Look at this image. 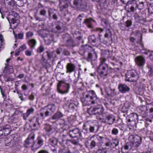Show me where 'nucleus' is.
Masks as SVG:
<instances>
[{
    "label": "nucleus",
    "mask_w": 153,
    "mask_h": 153,
    "mask_svg": "<svg viewBox=\"0 0 153 153\" xmlns=\"http://www.w3.org/2000/svg\"><path fill=\"white\" fill-rule=\"evenodd\" d=\"M137 1L136 0H130L126 4L125 8L128 12H134L137 10Z\"/></svg>",
    "instance_id": "obj_14"
},
{
    "label": "nucleus",
    "mask_w": 153,
    "mask_h": 153,
    "mask_svg": "<svg viewBox=\"0 0 153 153\" xmlns=\"http://www.w3.org/2000/svg\"><path fill=\"white\" fill-rule=\"evenodd\" d=\"M44 140L41 137H39V147L43 145Z\"/></svg>",
    "instance_id": "obj_59"
},
{
    "label": "nucleus",
    "mask_w": 153,
    "mask_h": 153,
    "mask_svg": "<svg viewBox=\"0 0 153 153\" xmlns=\"http://www.w3.org/2000/svg\"><path fill=\"white\" fill-rule=\"evenodd\" d=\"M47 107L48 110L51 111V112H54L56 108V106L55 105L53 104L48 105Z\"/></svg>",
    "instance_id": "obj_39"
},
{
    "label": "nucleus",
    "mask_w": 153,
    "mask_h": 153,
    "mask_svg": "<svg viewBox=\"0 0 153 153\" xmlns=\"http://www.w3.org/2000/svg\"><path fill=\"white\" fill-rule=\"evenodd\" d=\"M144 2L142 1L141 2H139V3H138V2L137 1V9H138L139 10H141L143 9L144 8Z\"/></svg>",
    "instance_id": "obj_43"
},
{
    "label": "nucleus",
    "mask_w": 153,
    "mask_h": 153,
    "mask_svg": "<svg viewBox=\"0 0 153 153\" xmlns=\"http://www.w3.org/2000/svg\"><path fill=\"white\" fill-rule=\"evenodd\" d=\"M105 61L106 59L105 58L102 59L97 68V71L99 75L103 78L104 77L111 74V71H113L111 67H109L107 64L105 63Z\"/></svg>",
    "instance_id": "obj_3"
},
{
    "label": "nucleus",
    "mask_w": 153,
    "mask_h": 153,
    "mask_svg": "<svg viewBox=\"0 0 153 153\" xmlns=\"http://www.w3.org/2000/svg\"><path fill=\"white\" fill-rule=\"evenodd\" d=\"M146 106L147 108L149 110L150 113L153 112V102L150 103H147Z\"/></svg>",
    "instance_id": "obj_47"
},
{
    "label": "nucleus",
    "mask_w": 153,
    "mask_h": 153,
    "mask_svg": "<svg viewBox=\"0 0 153 153\" xmlns=\"http://www.w3.org/2000/svg\"><path fill=\"white\" fill-rule=\"evenodd\" d=\"M126 81L128 82H135L139 77L137 71L134 70L128 71L126 74Z\"/></svg>",
    "instance_id": "obj_11"
},
{
    "label": "nucleus",
    "mask_w": 153,
    "mask_h": 153,
    "mask_svg": "<svg viewBox=\"0 0 153 153\" xmlns=\"http://www.w3.org/2000/svg\"><path fill=\"white\" fill-rule=\"evenodd\" d=\"M11 16H10L7 17V19L10 25L11 24H14L15 23H16L15 19L13 17L11 18Z\"/></svg>",
    "instance_id": "obj_46"
},
{
    "label": "nucleus",
    "mask_w": 153,
    "mask_h": 153,
    "mask_svg": "<svg viewBox=\"0 0 153 153\" xmlns=\"http://www.w3.org/2000/svg\"><path fill=\"white\" fill-rule=\"evenodd\" d=\"M148 109L146 106H141L138 110V112L143 117H145L148 115Z\"/></svg>",
    "instance_id": "obj_28"
},
{
    "label": "nucleus",
    "mask_w": 153,
    "mask_h": 153,
    "mask_svg": "<svg viewBox=\"0 0 153 153\" xmlns=\"http://www.w3.org/2000/svg\"><path fill=\"white\" fill-rule=\"evenodd\" d=\"M87 56V57H84L83 58L88 61H95L97 59V55L94 49L92 50L91 52L88 53Z\"/></svg>",
    "instance_id": "obj_22"
},
{
    "label": "nucleus",
    "mask_w": 153,
    "mask_h": 153,
    "mask_svg": "<svg viewBox=\"0 0 153 153\" xmlns=\"http://www.w3.org/2000/svg\"><path fill=\"white\" fill-rule=\"evenodd\" d=\"M126 119L128 122H131L135 126L136 121H138V115L135 113H131L130 114L128 115Z\"/></svg>",
    "instance_id": "obj_19"
},
{
    "label": "nucleus",
    "mask_w": 153,
    "mask_h": 153,
    "mask_svg": "<svg viewBox=\"0 0 153 153\" xmlns=\"http://www.w3.org/2000/svg\"><path fill=\"white\" fill-rule=\"evenodd\" d=\"M118 88L119 92L122 94L128 92L130 90L129 87L125 84H119L118 85Z\"/></svg>",
    "instance_id": "obj_21"
},
{
    "label": "nucleus",
    "mask_w": 153,
    "mask_h": 153,
    "mask_svg": "<svg viewBox=\"0 0 153 153\" xmlns=\"http://www.w3.org/2000/svg\"><path fill=\"white\" fill-rule=\"evenodd\" d=\"M56 56V55L53 52L49 53L46 51L43 54L42 56V60L43 61L42 63L43 66L46 68L49 65L50 59L52 58H53V56Z\"/></svg>",
    "instance_id": "obj_10"
},
{
    "label": "nucleus",
    "mask_w": 153,
    "mask_h": 153,
    "mask_svg": "<svg viewBox=\"0 0 153 153\" xmlns=\"http://www.w3.org/2000/svg\"><path fill=\"white\" fill-rule=\"evenodd\" d=\"M82 140V139L77 138L76 139H72L70 140L67 139V141L70 142L75 146H79L80 147H82L83 146Z\"/></svg>",
    "instance_id": "obj_23"
},
{
    "label": "nucleus",
    "mask_w": 153,
    "mask_h": 153,
    "mask_svg": "<svg viewBox=\"0 0 153 153\" xmlns=\"http://www.w3.org/2000/svg\"><path fill=\"white\" fill-rule=\"evenodd\" d=\"M59 153H72L70 150L67 148H61L59 151Z\"/></svg>",
    "instance_id": "obj_40"
},
{
    "label": "nucleus",
    "mask_w": 153,
    "mask_h": 153,
    "mask_svg": "<svg viewBox=\"0 0 153 153\" xmlns=\"http://www.w3.org/2000/svg\"><path fill=\"white\" fill-rule=\"evenodd\" d=\"M134 149L132 146H130L129 145V143H128L124 147L121 148V152L122 153H127L128 151V149Z\"/></svg>",
    "instance_id": "obj_34"
},
{
    "label": "nucleus",
    "mask_w": 153,
    "mask_h": 153,
    "mask_svg": "<svg viewBox=\"0 0 153 153\" xmlns=\"http://www.w3.org/2000/svg\"><path fill=\"white\" fill-rule=\"evenodd\" d=\"M132 22L131 20L128 19L123 24L121 23L119 25L120 29L123 30H125L126 27H128L132 25Z\"/></svg>",
    "instance_id": "obj_27"
},
{
    "label": "nucleus",
    "mask_w": 153,
    "mask_h": 153,
    "mask_svg": "<svg viewBox=\"0 0 153 153\" xmlns=\"http://www.w3.org/2000/svg\"><path fill=\"white\" fill-rule=\"evenodd\" d=\"M49 142L52 146H54L57 144L58 140L56 138H52L49 139Z\"/></svg>",
    "instance_id": "obj_41"
},
{
    "label": "nucleus",
    "mask_w": 153,
    "mask_h": 153,
    "mask_svg": "<svg viewBox=\"0 0 153 153\" xmlns=\"http://www.w3.org/2000/svg\"><path fill=\"white\" fill-rule=\"evenodd\" d=\"M63 116V114L61 112L58 111L52 117V120H57L62 117Z\"/></svg>",
    "instance_id": "obj_37"
},
{
    "label": "nucleus",
    "mask_w": 153,
    "mask_h": 153,
    "mask_svg": "<svg viewBox=\"0 0 153 153\" xmlns=\"http://www.w3.org/2000/svg\"><path fill=\"white\" fill-rule=\"evenodd\" d=\"M104 108L101 105H97L95 106L93 108H89L88 110V113L90 115L99 116L101 115L102 117V115L103 113Z\"/></svg>",
    "instance_id": "obj_8"
},
{
    "label": "nucleus",
    "mask_w": 153,
    "mask_h": 153,
    "mask_svg": "<svg viewBox=\"0 0 153 153\" xmlns=\"http://www.w3.org/2000/svg\"><path fill=\"white\" fill-rule=\"evenodd\" d=\"M119 131L118 129L116 128H113L111 131V133L112 134L117 135Z\"/></svg>",
    "instance_id": "obj_57"
},
{
    "label": "nucleus",
    "mask_w": 153,
    "mask_h": 153,
    "mask_svg": "<svg viewBox=\"0 0 153 153\" xmlns=\"http://www.w3.org/2000/svg\"><path fill=\"white\" fill-rule=\"evenodd\" d=\"M27 48L26 46L25 45H23L22 46H21L18 49L20 51H22Z\"/></svg>",
    "instance_id": "obj_60"
},
{
    "label": "nucleus",
    "mask_w": 153,
    "mask_h": 153,
    "mask_svg": "<svg viewBox=\"0 0 153 153\" xmlns=\"http://www.w3.org/2000/svg\"><path fill=\"white\" fill-rule=\"evenodd\" d=\"M61 41L65 46L70 49L76 46L81 45L84 43L82 36L77 37L76 40L74 41L72 37L68 33L62 35Z\"/></svg>",
    "instance_id": "obj_1"
},
{
    "label": "nucleus",
    "mask_w": 153,
    "mask_h": 153,
    "mask_svg": "<svg viewBox=\"0 0 153 153\" xmlns=\"http://www.w3.org/2000/svg\"><path fill=\"white\" fill-rule=\"evenodd\" d=\"M128 110L124 106L122 107V108L121 109V111L122 113L124 114L123 115L124 116H125L126 114L128 113Z\"/></svg>",
    "instance_id": "obj_50"
},
{
    "label": "nucleus",
    "mask_w": 153,
    "mask_h": 153,
    "mask_svg": "<svg viewBox=\"0 0 153 153\" xmlns=\"http://www.w3.org/2000/svg\"><path fill=\"white\" fill-rule=\"evenodd\" d=\"M71 84L63 81H59L57 85V90L58 92L61 94L68 93L70 88Z\"/></svg>",
    "instance_id": "obj_6"
},
{
    "label": "nucleus",
    "mask_w": 153,
    "mask_h": 153,
    "mask_svg": "<svg viewBox=\"0 0 153 153\" xmlns=\"http://www.w3.org/2000/svg\"><path fill=\"white\" fill-rule=\"evenodd\" d=\"M112 35L111 30L110 29H107L104 34L105 39L101 40V43L105 45L111 43L112 41Z\"/></svg>",
    "instance_id": "obj_16"
},
{
    "label": "nucleus",
    "mask_w": 153,
    "mask_h": 153,
    "mask_svg": "<svg viewBox=\"0 0 153 153\" xmlns=\"http://www.w3.org/2000/svg\"><path fill=\"white\" fill-rule=\"evenodd\" d=\"M36 41L35 39H31L29 40L27 42L28 45L32 50L34 48L36 44Z\"/></svg>",
    "instance_id": "obj_35"
},
{
    "label": "nucleus",
    "mask_w": 153,
    "mask_h": 153,
    "mask_svg": "<svg viewBox=\"0 0 153 153\" xmlns=\"http://www.w3.org/2000/svg\"><path fill=\"white\" fill-rule=\"evenodd\" d=\"M29 115L26 112V113H23L22 115V116L23 117V119L25 120H27V118L29 117Z\"/></svg>",
    "instance_id": "obj_63"
},
{
    "label": "nucleus",
    "mask_w": 153,
    "mask_h": 153,
    "mask_svg": "<svg viewBox=\"0 0 153 153\" xmlns=\"http://www.w3.org/2000/svg\"><path fill=\"white\" fill-rule=\"evenodd\" d=\"M128 139L132 141V142L129 143V145L130 146H132V148H137L142 143L141 137L137 134L132 135L130 136Z\"/></svg>",
    "instance_id": "obj_9"
},
{
    "label": "nucleus",
    "mask_w": 153,
    "mask_h": 153,
    "mask_svg": "<svg viewBox=\"0 0 153 153\" xmlns=\"http://www.w3.org/2000/svg\"><path fill=\"white\" fill-rule=\"evenodd\" d=\"M63 48H58L56 50V52L58 54H60L62 52V53Z\"/></svg>",
    "instance_id": "obj_61"
},
{
    "label": "nucleus",
    "mask_w": 153,
    "mask_h": 153,
    "mask_svg": "<svg viewBox=\"0 0 153 153\" xmlns=\"http://www.w3.org/2000/svg\"><path fill=\"white\" fill-rule=\"evenodd\" d=\"M68 134L71 138H75L77 137H80L82 136L81 131L78 128H73L70 130L68 132Z\"/></svg>",
    "instance_id": "obj_17"
},
{
    "label": "nucleus",
    "mask_w": 153,
    "mask_h": 153,
    "mask_svg": "<svg viewBox=\"0 0 153 153\" xmlns=\"http://www.w3.org/2000/svg\"><path fill=\"white\" fill-rule=\"evenodd\" d=\"M74 104L73 103H70L68 105V111L69 112H72L74 109Z\"/></svg>",
    "instance_id": "obj_44"
},
{
    "label": "nucleus",
    "mask_w": 153,
    "mask_h": 153,
    "mask_svg": "<svg viewBox=\"0 0 153 153\" xmlns=\"http://www.w3.org/2000/svg\"><path fill=\"white\" fill-rule=\"evenodd\" d=\"M68 0H59V6L60 11H63L68 8Z\"/></svg>",
    "instance_id": "obj_26"
},
{
    "label": "nucleus",
    "mask_w": 153,
    "mask_h": 153,
    "mask_svg": "<svg viewBox=\"0 0 153 153\" xmlns=\"http://www.w3.org/2000/svg\"><path fill=\"white\" fill-rule=\"evenodd\" d=\"M114 142H111V147L112 148H113L116 147L119 144V140L117 139H115L114 140Z\"/></svg>",
    "instance_id": "obj_49"
},
{
    "label": "nucleus",
    "mask_w": 153,
    "mask_h": 153,
    "mask_svg": "<svg viewBox=\"0 0 153 153\" xmlns=\"http://www.w3.org/2000/svg\"><path fill=\"white\" fill-rule=\"evenodd\" d=\"M104 137L99 134H95L91 137V140H94L98 145L103 143Z\"/></svg>",
    "instance_id": "obj_20"
},
{
    "label": "nucleus",
    "mask_w": 153,
    "mask_h": 153,
    "mask_svg": "<svg viewBox=\"0 0 153 153\" xmlns=\"http://www.w3.org/2000/svg\"><path fill=\"white\" fill-rule=\"evenodd\" d=\"M2 131L4 133V135L6 136L10 134V127L9 125H6L2 128Z\"/></svg>",
    "instance_id": "obj_33"
},
{
    "label": "nucleus",
    "mask_w": 153,
    "mask_h": 153,
    "mask_svg": "<svg viewBox=\"0 0 153 153\" xmlns=\"http://www.w3.org/2000/svg\"><path fill=\"white\" fill-rule=\"evenodd\" d=\"M92 47L88 44L83 45V44L80 45L79 48V53L83 56V57H87L88 53L90 51L92 50Z\"/></svg>",
    "instance_id": "obj_15"
},
{
    "label": "nucleus",
    "mask_w": 153,
    "mask_h": 153,
    "mask_svg": "<svg viewBox=\"0 0 153 153\" xmlns=\"http://www.w3.org/2000/svg\"><path fill=\"white\" fill-rule=\"evenodd\" d=\"M33 35V32L29 31L26 33V38L27 39H29L32 37Z\"/></svg>",
    "instance_id": "obj_56"
},
{
    "label": "nucleus",
    "mask_w": 153,
    "mask_h": 153,
    "mask_svg": "<svg viewBox=\"0 0 153 153\" xmlns=\"http://www.w3.org/2000/svg\"><path fill=\"white\" fill-rule=\"evenodd\" d=\"M105 53L107 54V55H105V57L107 58H110L112 55V52L108 49L105 50Z\"/></svg>",
    "instance_id": "obj_51"
},
{
    "label": "nucleus",
    "mask_w": 153,
    "mask_h": 153,
    "mask_svg": "<svg viewBox=\"0 0 153 153\" xmlns=\"http://www.w3.org/2000/svg\"><path fill=\"white\" fill-rule=\"evenodd\" d=\"M34 111V109L33 108H31L28 109L27 111V113L29 115L30 114L33 113Z\"/></svg>",
    "instance_id": "obj_58"
},
{
    "label": "nucleus",
    "mask_w": 153,
    "mask_h": 153,
    "mask_svg": "<svg viewBox=\"0 0 153 153\" xmlns=\"http://www.w3.org/2000/svg\"><path fill=\"white\" fill-rule=\"evenodd\" d=\"M123 105L128 110L132 108L131 107L133 106L132 103L128 101L126 102Z\"/></svg>",
    "instance_id": "obj_48"
},
{
    "label": "nucleus",
    "mask_w": 153,
    "mask_h": 153,
    "mask_svg": "<svg viewBox=\"0 0 153 153\" xmlns=\"http://www.w3.org/2000/svg\"><path fill=\"white\" fill-rule=\"evenodd\" d=\"M147 67L149 69L148 74L149 76H153V64H148Z\"/></svg>",
    "instance_id": "obj_36"
},
{
    "label": "nucleus",
    "mask_w": 153,
    "mask_h": 153,
    "mask_svg": "<svg viewBox=\"0 0 153 153\" xmlns=\"http://www.w3.org/2000/svg\"><path fill=\"white\" fill-rule=\"evenodd\" d=\"M4 80L6 82L13 81V78H11L9 76H8L6 75L4 76Z\"/></svg>",
    "instance_id": "obj_55"
},
{
    "label": "nucleus",
    "mask_w": 153,
    "mask_h": 153,
    "mask_svg": "<svg viewBox=\"0 0 153 153\" xmlns=\"http://www.w3.org/2000/svg\"><path fill=\"white\" fill-rule=\"evenodd\" d=\"M92 22L96 23V21L94 20L91 18H90L85 19L83 23L85 25L88 27L92 28L93 27L92 25Z\"/></svg>",
    "instance_id": "obj_30"
},
{
    "label": "nucleus",
    "mask_w": 153,
    "mask_h": 153,
    "mask_svg": "<svg viewBox=\"0 0 153 153\" xmlns=\"http://www.w3.org/2000/svg\"><path fill=\"white\" fill-rule=\"evenodd\" d=\"M34 135L33 134L30 135L25 141V146L27 148L30 147L32 146V143L33 142Z\"/></svg>",
    "instance_id": "obj_25"
},
{
    "label": "nucleus",
    "mask_w": 153,
    "mask_h": 153,
    "mask_svg": "<svg viewBox=\"0 0 153 153\" xmlns=\"http://www.w3.org/2000/svg\"><path fill=\"white\" fill-rule=\"evenodd\" d=\"M100 120H102L103 123L111 125L113 124L115 121V116L112 114L105 113L102 115V117H100Z\"/></svg>",
    "instance_id": "obj_12"
},
{
    "label": "nucleus",
    "mask_w": 153,
    "mask_h": 153,
    "mask_svg": "<svg viewBox=\"0 0 153 153\" xmlns=\"http://www.w3.org/2000/svg\"><path fill=\"white\" fill-rule=\"evenodd\" d=\"M55 24L56 25V28L58 30L61 29L63 25V24L62 23L59 22H56Z\"/></svg>",
    "instance_id": "obj_42"
},
{
    "label": "nucleus",
    "mask_w": 153,
    "mask_h": 153,
    "mask_svg": "<svg viewBox=\"0 0 153 153\" xmlns=\"http://www.w3.org/2000/svg\"><path fill=\"white\" fill-rule=\"evenodd\" d=\"M38 141L37 142H35L33 145L31 146H32V149L34 151H35L38 148Z\"/></svg>",
    "instance_id": "obj_53"
},
{
    "label": "nucleus",
    "mask_w": 153,
    "mask_h": 153,
    "mask_svg": "<svg viewBox=\"0 0 153 153\" xmlns=\"http://www.w3.org/2000/svg\"><path fill=\"white\" fill-rule=\"evenodd\" d=\"M85 146L89 149H92L98 145L92 140H88L85 143Z\"/></svg>",
    "instance_id": "obj_24"
},
{
    "label": "nucleus",
    "mask_w": 153,
    "mask_h": 153,
    "mask_svg": "<svg viewBox=\"0 0 153 153\" xmlns=\"http://www.w3.org/2000/svg\"><path fill=\"white\" fill-rule=\"evenodd\" d=\"M116 100H114L110 99L109 103L110 105H115V102Z\"/></svg>",
    "instance_id": "obj_62"
},
{
    "label": "nucleus",
    "mask_w": 153,
    "mask_h": 153,
    "mask_svg": "<svg viewBox=\"0 0 153 153\" xmlns=\"http://www.w3.org/2000/svg\"><path fill=\"white\" fill-rule=\"evenodd\" d=\"M117 126L121 131H123L125 130V128L123 124H119Z\"/></svg>",
    "instance_id": "obj_64"
},
{
    "label": "nucleus",
    "mask_w": 153,
    "mask_h": 153,
    "mask_svg": "<svg viewBox=\"0 0 153 153\" xmlns=\"http://www.w3.org/2000/svg\"><path fill=\"white\" fill-rule=\"evenodd\" d=\"M135 19L137 22L142 24H143L146 21V19L144 18L142 16L138 15H136Z\"/></svg>",
    "instance_id": "obj_32"
},
{
    "label": "nucleus",
    "mask_w": 153,
    "mask_h": 153,
    "mask_svg": "<svg viewBox=\"0 0 153 153\" xmlns=\"http://www.w3.org/2000/svg\"><path fill=\"white\" fill-rule=\"evenodd\" d=\"M97 96L93 90L87 91L85 92L84 96L81 97L80 100L84 106L94 104L97 102Z\"/></svg>",
    "instance_id": "obj_2"
},
{
    "label": "nucleus",
    "mask_w": 153,
    "mask_h": 153,
    "mask_svg": "<svg viewBox=\"0 0 153 153\" xmlns=\"http://www.w3.org/2000/svg\"><path fill=\"white\" fill-rule=\"evenodd\" d=\"M115 89H112L111 88L109 89L107 91V94L108 96H111L113 97L116 94V93L115 92Z\"/></svg>",
    "instance_id": "obj_38"
},
{
    "label": "nucleus",
    "mask_w": 153,
    "mask_h": 153,
    "mask_svg": "<svg viewBox=\"0 0 153 153\" xmlns=\"http://www.w3.org/2000/svg\"><path fill=\"white\" fill-rule=\"evenodd\" d=\"M76 68L75 65L70 62L68 63L66 66V72L68 73H71L74 71Z\"/></svg>",
    "instance_id": "obj_29"
},
{
    "label": "nucleus",
    "mask_w": 153,
    "mask_h": 153,
    "mask_svg": "<svg viewBox=\"0 0 153 153\" xmlns=\"http://www.w3.org/2000/svg\"><path fill=\"white\" fill-rule=\"evenodd\" d=\"M62 54L65 56H68L70 55V53L67 49L63 48Z\"/></svg>",
    "instance_id": "obj_52"
},
{
    "label": "nucleus",
    "mask_w": 153,
    "mask_h": 153,
    "mask_svg": "<svg viewBox=\"0 0 153 153\" xmlns=\"http://www.w3.org/2000/svg\"><path fill=\"white\" fill-rule=\"evenodd\" d=\"M73 3L71 4L72 8L82 11L85 12L87 11V6L85 1L82 0H71Z\"/></svg>",
    "instance_id": "obj_5"
},
{
    "label": "nucleus",
    "mask_w": 153,
    "mask_h": 153,
    "mask_svg": "<svg viewBox=\"0 0 153 153\" xmlns=\"http://www.w3.org/2000/svg\"><path fill=\"white\" fill-rule=\"evenodd\" d=\"M135 62L138 67L143 68L146 63V60L143 56H139L135 58Z\"/></svg>",
    "instance_id": "obj_18"
},
{
    "label": "nucleus",
    "mask_w": 153,
    "mask_h": 153,
    "mask_svg": "<svg viewBox=\"0 0 153 153\" xmlns=\"http://www.w3.org/2000/svg\"><path fill=\"white\" fill-rule=\"evenodd\" d=\"M6 66L4 67L3 72L5 74H10L13 72V69L12 66L8 65V64H5Z\"/></svg>",
    "instance_id": "obj_31"
},
{
    "label": "nucleus",
    "mask_w": 153,
    "mask_h": 153,
    "mask_svg": "<svg viewBox=\"0 0 153 153\" xmlns=\"http://www.w3.org/2000/svg\"><path fill=\"white\" fill-rule=\"evenodd\" d=\"M94 31L99 32L98 33L99 36L96 38L94 35H92L89 36L88 37L89 42L92 45H95L101 43V37L102 34L101 33L104 31V30L100 27H97L94 29Z\"/></svg>",
    "instance_id": "obj_7"
},
{
    "label": "nucleus",
    "mask_w": 153,
    "mask_h": 153,
    "mask_svg": "<svg viewBox=\"0 0 153 153\" xmlns=\"http://www.w3.org/2000/svg\"><path fill=\"white\" fill-rule=\"evenodd\" d=\"M100 126L98 125L94 124L91 122L87 121L83 124L82 131L85 134L89 132L90 133H96L99 131Z\"/></svg>",
    "instance_id": "obj_4"
},
{
    "label": "nucleus",
    "mask_w": 153,
    "mask_h": 153,
    "mask_svg": "<svg viewBox=\"0 0 153 153\" xmlns=\"http://www.w3.org/2000/svg\"><path fill=\"white\" fill-rule=\"evenodd\" d=\"M45 31L44 30L39 31V35L44 38V40L47 45H49L51 42L53 41L54 36L52 33H47L44 32Z\"/></svg>",
    "instance_id": "obj_13"
},
{
    "label": "nucleus",
    "mask_w": 153,
    "mask_h": 153,
    "mask_svg": "<svg viewBox=\"0 0 153 153\" xmlns=\"http://www.w3.org/2000/svg\"><path fill=\"white\" fill-rule=\"evenodd\" d=\"M41 111V112H43L45 114V117L48 116L49 115V112L48 111L47 106L42 108Z\"/></svg>",
    "instance_id": "obj_45"
},
{
    "label": "nucleus",
    "mask_w": 153,
    "mask_h": 153,
    "mask_svg": "<svg viewBox=\"0 0 153 153\" xmlns=\"http://www.w3.org/2000/svg\"><path fill=\"white\" fill-rule=\"evenodd\" d=\"M94 153H107V151L103 149H99L96 151H94Z\"/></svg>",
    "instance_id": "obj_54"
}]
</instances>
